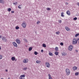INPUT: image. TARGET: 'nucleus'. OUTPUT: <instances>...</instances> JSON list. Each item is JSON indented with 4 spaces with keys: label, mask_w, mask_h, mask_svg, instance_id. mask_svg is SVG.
I'll return each mask as SVG.
<instances>
[{
    "label": "nucleus",
    "mask_w": 79,
    "mask_h": 79,
    "mask_svg": "<svg viewBox=\"0 0 79 79\" xmlns=\"http://www.w3.org/2000/svg\"><path fill=\"white\" fill-rule=\"evenodd\" d=\"M66 74L67 76H69L70 74V70L68 68H67L65 69Z\"/></svg>",
    "instance_id": "f257e3e1"
},
{
    "label": "nucleus",
    "mask_w": 79,
    "mask_h": 79,
    "mask_svg": "<svg viewBox=\"0 0 79 79\" xmlns=\"http://www.w3.org/2000/svg\"><path fill=\"white\" fill-rule=\"evenodd\" d=\"M77 40H76V39H74L73 40L72 44L73 45H75L77 44Z\"/></svg>",
    "instance_id": "f03ea898"
},
{
    "label": "nucleus",
    "mask_w": 79,
    "mask_h": 79,
    "mask_svg": "<svg viewBox=\"0 0 79 79\" xmlns=\"http://www.w3.org/2000/svg\"><path fill=\"white\" fill-rule=\"evenodd\" d=\"M25 23L26 22H23L22 24V26L23 27H24V28H25V27H26V26L27 25Z\"/></svg>",
    "instance_id": "7ed1b4c3"
},
{
    "label": "nucleus",
    "mask_w": 79,
    "mask_h": 79,
    "mask_svg": "<svg viewBox=\"0 0 79 79\" xmlns=\"http://www.w3.org/2000/svg\"><path fill=\"white\" fill-rule=\"evenodd\" d=\"M2 40L3 42H6L7 41V40L6 38V37L2 36Z\"/></svg>",
    "instance_id": "20e7f679"
},
{
    "label": "nucleus",
    "mask_w": 79,
    "mask_h": 79,
    "mask_svg": "<svg viewBox=\"0 0 79 79\" xmlns=\"http://www.w3.org/2000/svg\"><path fill=\"white\" fill-rule=\"evenodd\" d=\"M73 48V46L70 45L69 46V47L68 48V49L69 51H72Z\"/></svg>",
    "instance_id": "39448f33"
},
{
    "label": "nucleus",
    "mask_w": 79,
    "mask_h": 79,
    "mask_svg": "<svg viewBox=\"0 0 79 79\" xmlns=\"http://www.w3.org/2000/svg\"><path fill=\"white\" fill-rule=\"evenodd\" d=\"M28 61H29L28 59H25L23 60V62L24 63H28Z\"/></svg>",
    "instance_id": "423d86ee"
},
{
    "label": "nucleus",
    "mask_w": 79,
    "mask_h": 79,
    "mask_svg": "<svg viewBox=\"0 0 79 79\" xmlns=\"http://www.w3.org/2000/svg\"><path fill=\"white\" fill-rule=\"evenodd\" d=\"M12 44L15 47H18V44H17L15 42H13L12 43Z\"/></svg>",
    "instance_id": "0eeeda50"
},
{
    "label": "nucleus",
    "mask_w": 79,
    "mask_h": 79,
    "mask_svg": "<svg viewBox=\"0 0 79 79\" xmlns=\"http://www.w3.org/2000/svg\"><path fill=\"white\" fill-rule=\"evenodd\" d=\"M45 65L46 67L47 68H50V64H49L48 62H46L45 63Z\"/></svg>",
    "instance_id": "6e6552de"
},
{
    "label": "nucleus",
    "mask_w": 79,
    "mask_h": 79,
    "mask_svg": "<svg viewBox=\"0 0 79 79\" xmlns=\"http://www.w3.org/2000/svg\"><path fill=\"white\" fill-rule=\"evenodd\" d=\"M16 41L18 44H20L21 43V41L19 39H17L16 40Z\"/></svg>",
    "instance_id": "1a4fd4ad"
},
{
    "label": "nucleus",
    "mask_w": 79,
    "mask_h": 79,
    "mask_svg": "<svg viewBox=\"0 0 79 79\" xmlns=\"http://www.w3.org/2000/svg\"><path fill=\"white\" fill-rule=\"evenodd\" d=\"M24 78L25 77V75H23L20 76V77H19V79H25V78L23 79V78Z\"/></svg>",
    "instance_id": "9d476101"
},
{
    "label": "nucleus",
    "mask_w": 79,
    "mask_h": 79,
    "mask_svg": "<svg viewBox=\"0 0 79 79\" xmlns=\"http://www.w3.org/2000/svg\"><path fill=\"white\" fill-rule=\"evenodd\" d=\"M66 13L68 15H69V16L70 15H71V13H70V11L69 10H68L67 12Z\"/></svg>",
    "instance_id": "9b49d317"
},
{
    "label": "nucleus",
    "mask_w": 79,
    "mask_h": 79,
    "mask_svg": "<svg viewBox=\"0 0 79 79\" xmlns=\"http://www.w3.org/2000/svg\"><path fill=\"white\" fill-rule=\"evenodd\" d=\"M73 69L74 71H76V70H77V67L76 66H74L73 67Z\"/></svg>",
    "instance_id": "f8f14e48"
},
{
    "label": "nucleus",
    "mask_w": 79,
    "mask_h": 79,
    "mask_svg": "<svg viewBox=\"0 0 79 79\" xmlns=\"http://www.w3.org/2000/svg\"><path fill=\"white\" fill-rule=\"evenodd\" d=\"M65 29L66 30V31H70V29H69V28L68 27H65Z\"/></svg>",
    "instance_id": "ddd939ff"
},
{
    "label": "nucleus",
    "mask_w": 79,
    "mask_h": 79,
    "mask_svg": "<svg viewBox=\"0 0 79 79\" xmlns=\"http://www.w3.org/2000/svg\"><path fill=\"white\" fill-rule=\"evenodd\" d=\"M41 62V61H40L36 60V63L37 64H39V63H40Z\"/></svg>",
    "instance_id": "4468645a"
},
{
    "label": "nucleus",
    "mask_w": 79,
    "mask_h": 79,
    "mask_svg": "<svg viewBox=\"0 0 79 79\" xmlns=\"http://www.w3.org/2000/svg\"><path fill=\"white\" fill-rule=\"evenodd\" d=\"M59 53V52H58L57 51H56V52H55V55H56L57 56V55H58Z\"/></svg>",
    "instance_id": "2eb2a0df"
},
{
    "label": "nucleus",
    "mask_w": 79,
    "mask_h": 79,
    "mask_svg": "<svg viewBox=\"0 0 79 79\" xmlns=\"http://www.w3.org/2000/svg\"><path fill=\"white\" fill-rule=\"evenodd\" d=\"M11 59L12 61H14L15 60V57H11Z\"/></svg>",
    "instance_id": "dca6fc26"
},
{
    "label": "nucleus",
    "mask_w": 79,
    "mask_h": 79,
    "mask_svg": "<svg viewBox=\"0 0 79 79\" xmlns=\"http://www.w3.org/2000/svg\"><path fill=\"white\" fill-rule=\"evenodd\" d=\"M48 76H49V79H52V77H51V75L50 74H48Z\"/></svg>",
    "instance_id": "f3484780"
},
{
    "label": "nucleus",
    "mask_w": 79,
    "mask_h": 79,
    "mask_svg": "<svg viewBox=\"0 0 79 79\" xmlns=\"http://www.w3.org/2000/svg\"><path fill=\"white\" fill-rule=\"evenodd\" d=\"M62 56H66V53L65 52H63V53H62Z\"/></svg>",
    "instance_id": "a211bd4d"
},
{
    "label": "nucleus",
    "mask_w": 79,
    "mask_h": 79,
    "mask_svg": "<svg viewBox=\"0 0 79 79\" xmlns=\"http://www.w3.org/2000/svg\"><path fill=\"white\" fill-rule=\"evenodd\" d=\"M24 40L25 42H26V43H27L28 42L27 40L25 38L24 39Z\"/></svg>",
    "instance_id": "6ab92c4d"
},
{
    "label": "nucleus",
    "mask_w": 79,
    "mask_h": 79,
    "mask_svg": "<svg viewBox=\"0 0 79 79\" xmlns=\"http://www.w3.org/2000/svg\"><path fill=\"white\" fill-rule=\"evenodd\" d=\"M49 55H50V56H53V53H51V52H50L49 53Z\"/></svg>",
    "instance_id": "aec40b11"
},
{
    "label": "nucleus",
    "mask_w": 79,
    "mask_h": 79,
    "mask_svg": "<svg viewBox=\"0 0 79 79\" xmlns=\"http://www.w3.org/2000/svg\"><path fill=\"white\" fill-rule=\"evenodd\" d=\"M11 10V9L10 8H9L7 9V11H9V12H10Z\"/></svg>",
    "instance_id": "412c9836"
},
{
    "label": "nucleus",
    "mask_w": 79,
    "mask_h": 79,
    "mask_svg": "<svg viewBox=\"0 0 79 79\" xmlns=\"http://www.w3.org/2000/svg\"><path fill=\"white\" fill-rule=\"evenodd\" d=\"M29 51H31V50H32V47H31L29 48Z\"/></svg>",
    "instance_id": "4be33fe9"
},
{
    "label": "nucleus",
    "mask_w": 79,
    "mask_h": 79,
    "mask_svg": "<svg viewBox=\"0 0 79 79\" xmlns=\"http://www.w3.org/2000/svg\"><path fill=\"white\" fill-rule=\"evenodd\" d=\"M55 50L56 51H58V48L57 47H56L55 48Z\"/></svg>",
    "instance_id": "5701e85b"
},
{
    "label": "nucleus",
    "mask_w": 79,
    "mask_h": 79,
    "mask_svg": "<svg viewBox=\"0 0 79 79\" xmlns=\"http://www.w3.org/2000/svg\"><path fill=\"white\" fill-rule=\"evenodd\" d=\"M75 74V76H78L79 75V73L78 72L76 73Z\"/></svg>",
    "instance_id": "b1692460"
},
{
    "label": "nucleus",
    "mask_w": 79,
    "mask_h": 79,
    "mask_svg": "<svg viewBox=\"0 0 79 79\" xmlns=\"http://www.w3.org/2000/svg\"><path fill=\"white\" fill-rule=\"evenodd\" d=\"M2 58H3V56L1 55H0V60H2Z\"/></svg>",
    "instance_id": "393cba45"
},
{
    "label": "nucleus",
    "mask_w": 79,
    "mask_h": 79,
    "mask_svg": "<svg viewBox=\"0 0 79 79\" xmlns=\"http://www.w3.org/2000/svg\"><path fill=\"white\" fill-rule=\"evenodd\" d=\"M63 12H62L61 13V16L62 17H64V15H63Z\"/></svg>",
    "instance_id": "a878e982"
},
{
    "label": "nucleus",
    "mask_w": 79,
    "mask_h": 79,
    "mask_svg": "<svg viewBox=\"0 0 79 79\" xmlns=\"http://www.w3.org/2000/svg\"><path fill=\"white\" fill-rule=\"evenodd\" d=\"M38 54V53H37V52L36 51H35V52H34V54L35 55H37V54Z\"/></svg>",
    "instance_id": "bb28decb"
},
{
    "label": "nucleus",
    "mask_w": 79,
    "mask_h": 79,
    "mask_svg": "<svg viewBox=\"0 0 79 79\" xmlns=\"http://www.w3.org/2000/svg\"><path fill=\"white\" fill-rule=\"evenodd\" d=\"M61 20H58V23H60V24H61Z\"/></svg>",
    "instance_id": "cd10ccee"
},
{
    "label": "nucleus",
    "mask_w": 79,
    "mask_h": 79,
    "mask_svg": "<svg viewBox=\"0 0 79 79\" xmlns=\"http://www.w3.org/2000/svg\"><path fill=\"white\" fill-rule=\"evenodd\" d=\"M0 3H3V0H0Z\"/></svg>",
    "instance_id": "c85d7f7f"
},
{
    "label": "nucleus",
    "mask_w": 79,
    "mask_h": 79,
    "mask_svg": "<svg viewBox=\"0 0 79 79\" xmlns=\"http://www.w3.org/2000/svg\"><path fill=\"white\" fill-rule=\"evenodd\" d=\"M21 6V5H19V6H18V8L19 9H21V7H20Z\"/></svg>",
    "instance_id": "c756f323"
},
{
    "label": "nucleus",
    "mask_w": 79,
    "mask_h": 79,
    "mask_svg": "<svg viewBox=\"0 0 79 79\" xmlns=\"http://www.w3.org/2000/svg\"><path fill=\"white\" fill-rule=\"evenodd\" d=\"M43 47H46V45L45 44H43Z\"/></svg>",
    "instance_id": "7c9ffc66"
},
{
    "label": "nucleus",
    "mask_w": 79,
    "mask_h": 79,
    "mask_svg": "<svg viewBox=\"0 0 79 79\" xmlns=\"http://www.w3.org/2000/svg\"><path fill=\"white\" fill-rule=\"evenodd\" d=\"M15 29H19V27L17 26L15 27Z\"/></svg>",
    "instance_id": "2f4dec72"
},
{
    "label": "nucleus",
    "mask_w": 79,
    "mask_h": 79,
    "mask_svg": "<svg viewBox=\"0 0 79 79\" xmlns=\"http://www.w3.org/2000/svg\"><path fill=\"white\" fill-rule=\"evenodd\" d=\"M27 69V68L25 67L23 68V70H24V71H26V69Z\"/></svg>",
    "instance_id": "473e14b6"
},
{
    "label": "nucleus",
    "mask_w": 79,
    "mask_h": 79,
    "mask_svg": "<svg viewBox=\"0 0 79 79\" xmlns=\"http://www.w3.org/2000/svg\"><path fill=\"white\" fill-rule=\"evenodd\" d=\"M79 35V34H76V35H75V37H77V36H78Z\"/></svg>",
    "instance_id": "72a5a7b5"
},
{
    "label": "nucleus",
    "mask_w": 79,
    "mask_h": 79,
    "mask_svg": "<svg viewBox=\"0 0 79 79\" xmlns=\"http://www.w3.org/2000/svg\"><path fill=\"white\" fill-rule=\"evenodd\" d=\"M17 4H18V2H16L15 3H13V4L15 5H17Z\"/></svg>",
    "instance_id": "f704fd0d"
},
{
    "label": "nucleus",
    "mask_w": 79,
    "mask_h": 79,
    "mask_svg": "<svg viewBox=\"0 0 79 79\" xmlns=\"http://www.w3.org/2000/svg\"><path fill=\"white\" fill-rule=\"evenodd\" d=\"M56 34H57L58 35H59V34H60V32H56Z\"/></svg>",
    "instance_id": "c9c22d12"
},
{
    "label": "nucleus",
    "mask_w": 79,
    "mask_h": 79,
    "mask_svg": "<svg viewBox=\"0 0 79 79\" xmlns=\"http://www.w3.org/2000/svg\"><path fill=\"white\" fill-rule=\"evenodd\" d=\"M47 10H48V11H49L50 10V8H48L47 9Z\"/></svg>",
    "instance_id": "e433bc0d"
},
{
    "label": "nucleus",
    "mask_w": 79,
    "mask_h": 79,
    "mask_svg": "<svg viewBox=\"0 0 79 79\" xmlns=\"http://www.w3.org/2000/svg\"><path fill=\"white\" fill-rule=\"evenodd\" d=\"M77 17H75L73 18L74 20H77Z\"/></svg>",
    "instance_id": "4c0bfd02"
},
{
    "label": "nucleus",
    "mask_w": 79,
    "mask_h": 79,
    "mask_svg": "<svg viewBox=\"0 0 79 79\" xmlns=\"http://www.w3.org/2000/svg\"><path fill=\"white\" fill-rule=\"evenodd\" d=\"M60 45H63V43H60Z\"/></svg>",
    "instance_id": "58836bf2"
},
{
    "label": "nucleus",
    "mask_w": 79,
    "mask_h": 79,
    "mask_svg": "<svg viewBox=\"0 0 79 79\" xmlns=\"http://www.w3.org/2000/svg\"><path fill=\"white\" fill-rule=\"evenodd\" d=\"M41 52L43 53V52H44V50H43V49L41 50Z\"/></svg>",
    "instance_id": "ea45409f"
},
{
    "label": "nucleus",
    "mask_w": 79,
    "mask_h": 79,
    "mask_svg": "<svg viewBox=\"0 0 79 79\" xmlns=\"http://www.w3.org/2000/svg\"><path fill=\"white\" fill-rule=\"evenodd\" d=\"M40 22H39V21H38V22H37V24H39V23H40Z\"/></svg>",
    "instance_id": "a19ab883"
},
{
    "label": "nucleus",
    "mask_w": 79,
    "mask_h": 79,
    "mask_svg": "<svg viewBox=\"0 0 79 79\" xmlns=\"http://www.w3.org/2000/svg\"><path fill=\"white\" fill-rule=\"evenodd\" d=\"M15 13V11H11V13Z\"/></svg>",
    "instance_id": "79ce46f5"
},
{
    "label": "nucleus",
    "mask_w": 79,
    "mask_h": 79,
    "mask_svg": "<svg viewBox=\"0 0 79 79\" xmlns=\"http://www.w3.org/2000/svg\"><path fill=\"white\" fill-rule=\"evenodd\" d=\"M65 4L66 5H68V3L66 2H65Z\"/></svg>",
    "instance_id": "37998d69"
},
{
    "label": "nucleus",
    "mask_w": 79,
    "mask_h": 79,
    "mask_svg": "<svg viewBox=\"0 0 79 79\" xmlns=\"http://www.w3.org/2000/svg\"><path fill=\"white\" fill-rule=\"evenodd\" d=\"M77 5L79 6V2H78V3H77Z\"/></svg>",
    "instance_id": "c03bdc74"
},
{
    "label": "nucleus",
    "mask_w": 79,
    "mask_h": 79,
    "mask_svg": "<svg viewBox=\"0 0 79 79\" xmlns=\"http://www.w3.org/2000/svg\"><path fill=\"white\" fill-rule=\"evenodd\" d=\"M2 35H0V39H1V38H2Z\"/></svg>",
    "instance_id": "a18cd8bd"
},
{
    "label": "nucleus",
    "mask_w": 79,
    "mask_h": 79,
    "mask_svg": "<svg viewBox=\"0 0 79 79\" xmlns=\"http://www.w3.org/2000/svg\"><path fill=\"white\" fill-rule=\"evenodd\" d=\"M6 72H8V70L7 69H6Z\"/></svg>",
    "instance_id": "49530a36"
},
{
    "label": "nucleus",
    "mask_w": 79,
    "mask_h": 79,
    "mask_svg": "<svg viewBox=\"0 0 79 79\" xmlns=\"http://www.w3.org/2000/svg\"><path fill=\"white\" fill-rule=\"evenodd\" d=\"M76 50V52H78V51H77V50Z\"/></svg>",
    "instance_id": "de8ad7c7"
},
{
    "label": "nucleus",
    "mask_w": 79,
    "mask_h": 79,
    "mask_svg": "<svg viewBox=\"0 0 79 79\" xmlns=\"http://www.w3.org/2000/svg\"><path fill=\"white\" fill-rule=\"evenodd\" d=\"M1 50V47H0V50Z\"/></svg>",
    "instance_id": "09e8293b"
}]
</instances>
